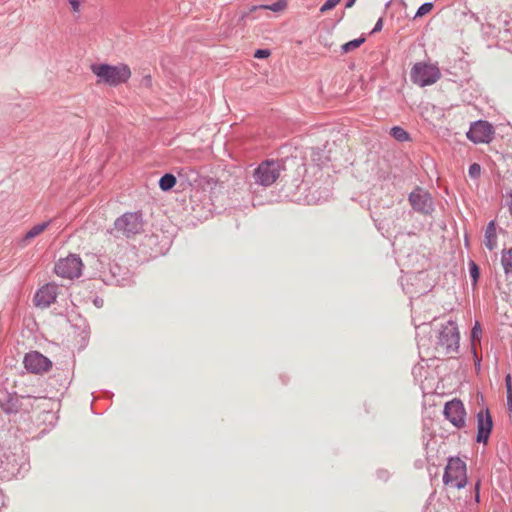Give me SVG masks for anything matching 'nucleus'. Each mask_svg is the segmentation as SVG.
<instances>
[{
    "instance_id": "nucleus-17",
    "label": "nucleus",
    "mask_w": 512,
    "mask_h": 512,
    "mask_svg": "<svg viewBox=\"0 0 512 512\" xmlns=\"http://www.w3.org/2000/svg\"><path fill=\"white\" fill-rule=\"evenodd\" d=\"M176 184V178L172 174H165L159 181V186L163 191L170 190Z\"/></svg>"
},
{
    "instance_id": "nucleus-2",
    "label": "nucleus",
    "mask_w": 512,
    "mask_h": 512,
    "mask_svg": "<svg viewBox=\"0 0 512 512\" xmlns=\"http://www.w3.org/2000/svg\"><path fill=\"white\" fill-rule=\"evenodd\" d=\"M443 483L452 489H462L467 484V468L463 460L451 457L445 467Z\"/></svg>"
},
{
    "instance_id": "nucleus-33",
    "label": "nucleus",
    "mask_w": 512,
    "mask_h": 512,
    "mask_svg": "<svg viewBox=\"0 0 512 512\" xmlns=\"http://www.w3.org/2000/svg\"><path fill=\"white\" fill-rule=\"evenodd\" d=\"M355 0H349V2L346 4V7L350 8L354 4Z\"/></svg>"
},
{
    "instance_id": "nucleus-8",
    "label": "nucleus",
    "mask_w": 512,
    "mask_h": 512,
    "mask_svg": "<svg viewBox=\"0 0 512 512\" xmlns=\"http://www.w3.org/2000/svg\"><path fill=\"white\" fill-rule=\"evenodd\" d=\"M493 133V127L488 122L477 121L471 125L467 132V138L475 144L489 143L492 140Z\"/></svg>"
},
{
    "instance_id": "nucleus-26",
    "label": "nucleus",
    "mask_w": 512,
    "mask_h": 512,
    "mask_svg": "<svg viewBox=\"0 0 512 512\" xmlns=\"http://www.w3.org/2000/svg\"><path fill=\"white\" fill-rule=\"evenodd\" d=\"M67 1L71 7V10L74 13H79L81 5L85 2V0H67Z\"/></svg>"
},
{
    "instance_id": "nucleus-21",
    "label": "nucleus",
    "mask_w": 512,
    "mask_h": 512,
    "mask_svg": "<svg viewBox=\"0 0 512 512\" xmlns=\"http://www.w3.org/2000/svg\"><path fill=\"white\" fill-rule=\"evenodd\" d=\"M470 276L473 280V286L475 287L480 276V270L478 265L474 261L469 263Z\"/></svg>"
},
{
    "instance_id": "nucleus-28",
    "label": "nucleus",
    "mask_w": 512,
    "mask_h": 512,
    "mask_svg": "<svg viewBox=\"0 0 512 512\" xmlns=\"http://www.w3.org/2000/svg\"><path fill=\"white\" fill-rule=\"evenodd\" d=\"M258 9H262L260 7V5L259 6L254 5V6L249 7L248 11H245L242 13L241 18L244 19V18L248 17L250 13L255 12Z\"/></svg>"
},
{
    "instance_id": "nucleus-12",
    "label": "nucleus",
    "mask_w": 512,
    "mask_h": 512,
    "mask_svg": "<svg viewBox=\"0 0 512 512\" xmlns=\"http://www.w3.org/2000/svg\"><path fill=\"white\" fill-rule=\"evenodd\" d=\"M409 201L413 208L422 213H429L432 210V200L430 195L418 188L414 190L409 197Z\"/></svg>"
},
{
    "instance_id": "nucleus-11",
    "label": "nucleus",
    "mask_w": 512,
    "mask_h": 512,
    "mask_svg": "<svg viewBox=\"0 0 512 512\" xmlns=\"http://www.w3.org/2000/svg\"><path fill=\"white\" fill-rule=\"evenodd\" d=\"M56 297L57 285L49 283L36 292L34 304L39 308H47L56 300Z\"/></svg>"
},
{
    "instance_id": "nucleus-4",
    "label": "nucleus",
    "mask_w": 512,
    "mask_h": 512,
    "mask_svg": "<svg viewBox=\"0 0 512 512\" xmlns=\"http://www.w3.org/2000/svg\"><path fill=\"white\" fill-rule=\"evenodd\" d=\"M440 76L439 68L432 64L419 62L411 70V80L421 87L434 84Z\"/></svg>"
},
{
    "instance_id": "nucleus-25",
    "label": "nucleus",
    "mask_w": 512,
    "mask_h": 512,
    "mask_svg": "<svg viewBox=\"0 0 512 512\" xmlns=\"http://www.w3.org/2000/svg\"><path fill=\"white\" fill-rule=\"evenodd\" d=\"M481 333H482L481 326L478 322H476V324L473 327L472 332H471L472 342H474L476 340L479 341Z\"/></svg>"
},
{
    "instance_id": "nucleus-22",
    "label": "nucleus",
    "mask_w": 512,
    "mask_h": 512,
    "mask_svg": "<svg viewBox=\"0 0 512 512\" xmlns=\"http://www.w3.org/2000/svg\"><path fill=\"white\" fill-rule=\"evenodd\" d=\"M432 9H433V4L432 3H424L417 10L416 17H422V16L430 13Z\"/></svg>"
},
{
    "instance_id": "nucleus-32",
    "label": "nucleus",
    "mask_w": 512,
    "mask_h": 512,
    "mask_svg": "<svg viewBox=\"0 0 512 512\" xmlns=\"http://www.w3.org/2000/svg\"><path fill=\"white\" fill-rule=\"evenodd\" d=\"M144 81H145V84H146L147 86H149V87H150V86L152 85V78H151V76H146V77L144 78Z\"/></svg>"
},
{
    "instance_id": "nucleus-15",
    "label": "nucleus",
    "mask_w": 512,
    "mask_h": 512,
    "mask_svg": "<svg viewBox=\"0 0 512 512\" xmlns=\"http://www.w3.org/2000/svg\"><path fill=\"white\" fill-rule=\"evenodd\" d=\"M484 244L489 250H493L497 245V234L494 221H491L486 227Z\"/></svg>"
},
{
    "instance_id": "nucleus-29",
    "label": "nucleus",
    "mask_w": 512,
    "mask_h": 512,
    "mask_svg": "<svg viewBox=\"0 0 512 512\" xmlns=\"http://www.w3.org/2000/svg\"><path fill=\"white\" fill-rule=\"evenodd\" d=\"M505 384L507 392H512V378L510 374H507L505 378Z\"/></svg>"
},
{
    "instance_id": "nucleus-27",
    "label": "nucleus",
    "mask_w": 512,
    "mask_h": 512,
    "mask_svg": "<svg viewBox=\"0 0 512 512\" xmlns=\"http://www.w3.org/2000/svg\"><path fill=\"white\" fill-rule=\"evenodd\" d=\"M271 52L268 49H258L254 53V57L257 59H264L270 56Z\"/></svg>"
},
{
    "instance_id": "nucleus-10",
    "label": "nucleus",
    "mask_w": 512,
    "mask_h": 512,
    "mask_svg": "<svg viewBox=\"0 0 512 512\" xmlns=\"http://www.w3.org/2000/svg\"><path fill=\"white\" fill-rule=\"evenodd\" d=\"M24 366L32 373H43L51 367V362L39 352L33 351L25 355Z\"/></svg>"
},
{
    "instance_id": "nucleus-3",
    "label": "nucleus",
    "mask_w": 512,
    "mask_h": 512,
    "mask_svg": "<svg viewBox=\"0 0 512 512\" xmlns=\"http://www.w3.org/2000/svg\"><path fill=\"white\" fill-rule=\"evenodd\" d=\"M144 221L140 212H127L114 222L116 236L132 237L143 231Z\"/></svg>"
},
{
    "instance_id": "nucleus-31",
    "label": "nucleus",
    "mask_w": 512,
    "mask_h": 512,
    "mask_svg": "<svg viewBox=\"0 0 512 512\" xmlns=\"http://www.w3.org/2000/svg\"><path fill=\"white\" fill-rule=\"evenodd\" d=\"M507 403L509 410L512 411V392H507Z\"/></svg>"
},
{
    "instance_id": "nucleus-13",
    "label": "nucleus",
    "mask_w": 512,
    "mask_h": 512,
    "mask_svg": "<svg viewBox=\"0 0 512 512\" xmlns=\"http://www.w3.org/2000/svg\"><path fill=\"white\" fill-rule=\"evenodd\" d=\"M492 418L488 410H481L477 414V442L486 443L492 430Z\"/></svg>"
},
{
    "instance_id": "nucleus-1",
    "label": "nucleus",
    "mask_w": 512,
    "mask_h": 512,
    "mask_svg": "<svg viewBox=\"0 0 512 512\" xmlns=\"http://www.w3.org/2000/svg\"><path fill=\"white\" fill-rule=\"evenodd\" d=\"M90 69L98 78L97 84H106L114 87L128 82L132 75L130 67L125 63L117 65L92 64Z\"/></svg>"
},
{
    "instance_id": "nucleus-14",
    "label": "nucleus",
    "mask_w": 512,
    "mask_h": 512,
    "mask_svg": "<svg viewBox=\"0 0 512 512\" xmlns=\"http://www.w3.org/2000/svg\"><path fill=\"white\" fill-rule=\"evenodd\" d=\"M50 223L51 221H46L32 226L21 238L19 242L20 246L26 247L29 245L33 239L41 235L49 227Z\"/></svg>"
},
{
    "instance_id": "nucleus-18",
    "label": "nucleus",
    "mask_w": 512,
    "mask_h": 512,
    "mask_svg": "<svg viewBox=\"0 0 512 512\" xmlns=\"http://www.w3.org/2000/svg\"><path fill=\"white\" fill-rule=\"evenodd\" d=\"M391 135L398 141H407L409 139L408 133L401 127L395 126L391 129Z\"/></svg>"
},
{
    "instance_id": "nucleus-30",
    "label": "nucleus",
    "mask_w": 512,
    "mask_h": 512,
    "mask_svg": "<svg viewBox=\"0 0 512 512\" xmlns=\"http://www.w3.org/2000/svg\"><path fill=\"white\" fill-rule=\"evenodd\" d=\"M382 26H383V20L380 18V19L377 21V23H376V25H375V27H374V29H373V32L380 31V30L382 29Z\"/></svg>"
},
{
    "instance_id": "nucleus-7",
    "label": "nucleus",
    "mask_w": 512,
    "mask_h": 512,
    "mask_svg": "<svg viewBox=\"0 0 512 512\" xmlns=\"http://www.w3.org/2000/svg\"><path fill=\"white\" fill-rule=\"evenodd\" d=\"M445 418L456 428H463L466 424V410L459 399H453L445 404Z\"/></svg>"
},
{
    "instance_id": "nucleus-24",
    "label": "nucleus",
    "mask_w": 512,
    "mask_h": 512,
    "mask_svg": "<svg viewBox=\"0 0 512 512\" xmlns=\"http://www.w3.org/2000/svg\"><path fill=\"white\" fill-rule=\"evenodd\" d=\"M468 173L471 178H478L481 174V166L477 163H473L469 167Z\"/></svg>"
},
{
    "instance_id": "nucleus-20",
    "label": "nucleus",
    "mask_w": 512,
    "mask_h": 512,
    "mask_svg": "<svg viewBox=\"0 0 512 512\" xmlns=\"http://www.w3.org/2000/svg\"><path fill=\"white\" fill-rule=\"evenodd\" d=\"M364 41H365L364 38H359V39L349 41V42L345 43L344 45H342V50H343V52L348 53V52L360 47V45Z\"/></svg>"
},
{
    "instance_id": "nucleus-23",
    "label": "nucleus",
    "mask_w": 512,
    "mask_h": 512,
    "mask_svg": "<svg viewBox=\"0 0 512 512\" xmlns=\"http://www.w3.org/2000/svg\"><path fill=\"white\" fill-rule=\"evenodd\" d=\"M341 0H327L320 8L321 13H325L329 10H332L334 7H336Z\"/></svg>"
},
{
    "instance_id": "nucleus-6",
    "label": "nucleus",
    "mask_w": 512,
    "mask_h": 512,
    "mask_svg": "<svg viewBox=\"0 0 512 512\" xmlns=\"http://www.w3.org/2000/svg\"><path fill=\"white\" fill-rule=\"evenodd\" d=\"M82 266V261L78 256L69 255L56 263L55 272L63 278L72 279L80 276Z\"/></svg>"
},
{
    "instance_id": "nucleus-16",
    "label": "nucleus",
    "mask_w": 512,
    "mask_h": 512,
    "mask_svg": "<svg viewBox=\"0 0 512 512\" xmlns=\"http://www.w3.org/2000/svg\"><path fill=\"white\" fill-rule=\"evenodd\" d=\"M501 264L506 275H512V248L503 250L501 256Z\"/></svg>"
},
{
    "instance_id": "nucleus-19",
    "label": "nucleus",
    "mask_w": 512,
    "mask_h": 512,
    "mask_svg": "<svg viewBox=\"0 0 512 512\" xmlns=\"http://www.w3.org/2000/svg\"><path fill=\"white\" fill-rule=\"evenodd\" d=\"M260 7L262 9L271 10L273 12H280L286 8V1L278 0L277 2L273 3L272 5H260Z\"/></svg>"
},
{
    "instance_id": "nucleus-5",
    "label": "nucleus",
    "mask_w": 512,
    "mask_h": 512,
    "mask_svg": "<svg viewBox=\"0 0 512 512\" xmlns=\"http://www.w3.org/2000/svg\"><path fill=\"white\" fill-rule=\"evenodd\" d=\"M459 332L455 322L448 321L439 334L438 346L446 354L457 351L459 347Z\"/></svg>"
},
{
    "instance_id": "nucleus-9",
    "label": "nucleus",
    "mask_w": 512,
    "mask_h": 512,
    "mask_svg": "<svg viewBox=\"0 0 512 512\" xmlns=\"http://www.w3.org/2000/svg\"><path fill=\"white\" fill-rule=\"evenodd\" d=\"M278 177L279 165L273 161L262 163L255 171L256 182L263 186L272 185Z\"/></svg>"
}]
</instances>
